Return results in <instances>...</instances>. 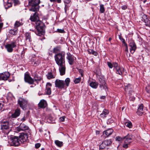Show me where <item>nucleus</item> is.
Masks as SVG:
<instances>
[{"label": "nucleus", "mask_w": 150, "mask_h": 150, "mask_svg": "<svg viewBox=\"0 0 150 150\" xmlns=\"http://www.w3.org/2000/svg\"><path fill=\"white\" fill-rule=\"evenodd\" d=\"M65 55L64 52H61L54 56L55 60L57 64L59 66V70L61 75L64 74L65 72Z\"/></svg>", "instance_id": "nucleus-1"}, {"label": "nucleus", "mask_w": 150, "mask_h": 150, "mask_svg": "<svg viewBox=\"0 0 150 150\" xmlns=\"http://www.w3.org/2000/svg\"><path fill=\"white\" fill-rule=\"evenodd\" d=\"M35 12L33 16H31L30 19L32 21H36V28L37 31L35 33L38 36H40L44 34V24L41 21L38 20V17L36 14V12Z\"/></svg>", "instance_id": "nucleus-2"}, {"label": "nucleus", "mask_w": 150, "mask_h": 150, "mask_svg": "<svg viewBox=\"0 0 150 150\" xmlns=\"http://www.w3.org/2000/svg\"><path fill=\"white\" fill-rule=\"evenodd\" d=\"M40 2V0H29L28 4L30 6H31L29 10L33 12H37L39 10V4Z\"/></svg>", "instance_id": "nucleus-3"}, {"label": "nucleus", "mask_w": 150, "mask_h": 150, "mask_svg": "<svg viewBox=\"0 0 150 150\" xmlns=\"http://www.w3.org/2000/svg\"><path fill=\"white\" fill-rule=\"evenodd\" d=\"M8 143L10 146H18L20 144L18 137L12 135L9 136Z\"/></svg>", "instance_id": "nucleus-4"}, {"label": "nucleus", "mask_w": 150, "mask_h": 150, "mask_svg": "<svg viewBox=\"0 0 150 150\" xmlns=\"http://www.w3.org/2000/svg\"><path fill=\"white\" fill-rule=\"evenodd\" d=\"M1 129L2 130V133L8 134L11 131L9 126V123L7 121H4L1 124Z\"/></svg>", "instance_id": "nucleus-5"}, {"label": "nucleus", "mask_w": 150, "mask_h": 150, "mask_svg": "<svg viewBox=\"0 0 150 150\" xmlns=\"http://www.w3.org/2000/svg\"><path fill=\"white\" fill-rule=\"evenodd\" d=\"M132 136L129 134L123 138V141L124 142V144L123 145V148L126 149L128 147L129 145L132 142Z\"/></svg>", "instance_id": "nucleus-6"}, {"label": "nucleus", "mask_w": 150, "mask_h": 150, "mask_svg": "<svg viewBox=\"0 0 150 150\" xmlns=\"http://www.w3.org/2000/svg\"><path fill=\"white\" fill-rule=\"evenodd\" d=\"M28 103V101L26 99L19 97L18 100V104L23 110L25 109Z\"/></svg>", "instance_id": "nucleus-7"}, {"label": "nucleus", "mask_w": 150, "mask_h": 150, "mask_svg": "<svg viewBox=\"0 0 150 150\" xmlns=\"http://www.w3.org/2000/svg\"><path fill=\"white\" fill-rule=\"evenodd\" d=\"M99 81L100 83V87L101 90L105 89L106 91L108 90L107 84L106 83L104 79L100 77L99 79Z\"/></svg>", "instance_id": "nucleus-8"}, {"label": "nucleus", "mask_w": 150, "mask_h": 150, "mask_svg": "<svg viewBox=\"0 0 150 150\" xmlns=\"http://www.w3.org/2000/svg\"><path fill=\"white\" fill-rule=\"evenodd\" d=\"M16 42H11L10 44H8L5 46V47L9 52H11L13 51V48L16 47Z\"/></svg>", "instance_id": "nucleus-9"}, {"label": "nucleus", "mask_w": 150, "mask_h": 150, "mask_svg": "<svg viewBox=\"0 0 150 150\" xmlns=\"http://www.w3.org/2000/svg\"><path fill=\"white\" fill-rule=\"evenodd\" d=\"M55 84L56 87L62 89L64 88L65 84L63 80L57 79L55 81Z\"/></svg>", "instance_id": "nucleus-10"}, {"label": "nucleus", "mask_w": 150, "mask_h": 150, "mask_svg": "<svg viewBox=\"0 0 150 150\" xmlns=\"http://www.w3.org/2000/svg\"><path fill=\"white\" fill-rule=\"evenodd\" d=\"M19 141L23 143L27 142L28 139V136L26 133H22L18 137Z\"/></svg>", "instance_id": "nucleus-11"}, {"label": "nucleus", "mask_w": 150, "mask_h": 150, "mask_svg": "<svg viewBox=\"0 0 150 150\" xmlns=\"http://www.w3.org/2000/svg\"><path fill=\"white\" fill-rule=\"evenodd\" d=\"M24 80L26 82L30 84H33L34 82V80L33 79L30 77L28 73L27 72L25 74Z\"/></svg>", "instance_id": "nucleus-12"}, {"label": "nucleus", "mask_w": 150, "mask_h": 150, "mask_svg": "<svg viewBox=\"0 0 150 150\" xmlns=\"http://www.w3.org/2000/svg\"><path fill=\"white\" fill-rule=\"evenodd\" d=\"M4 4L5 5L9 7L12 6V3L13 2L15 5L18 4L19 3L18 0H3Z\"/></svg>", "instance_id": "nucleus-13"}, {"label": "nucleus", "mask_w": 150, "mask_h": 150, "mask_svg": "<svg viewBox=\"0 0 150 150\" xmlns=\"http://www.w3.org/2000/svg\"><path fill=\"white\" fill-rule=\"evenodd\" d=\"M67 59L68 60L69 64L70 65H72L74 61V57L69 52L67 53Z\"/></svg>", "instance_id": "nucleus-14"}, {"label": "nucleus", "mask_w": 150, "mask_h": 150, "mask_svg": "<svg viewBox=\"0 0 150 150\" xmlns=\"http://www.w3.org/2000/svg\"><path fill=\"white\" fill-rule=\"evenodd\" d=\"M28 127L24 124L21 123L20 125L16 127V130L18 132L21 131H25L28 129Z\"/></svg>", "instance_id": "nucleus-15"}, {"label": "nucleus", "mask_w": 150, "mask_h": 150, "mask_svg": "<svg viewBox=\"0 0 150 150\" xmlns=\"http://www.w3.org/2000/svg\"><path fill=\"white\" fill-rule=\"evenodd\" d=\"M10 74L8 72H5L0 74V80H6L10 76Z\"/></svg>", "instance_id": "nucleus-16"}, {"label": "nucleus", "mask_w": 150, "mask_h": 150, "mask_svg": "<svg viewBox=\"0 0 150 150\" xmlns=\"http://www.w3.org/2000/svg\"><path fill=\"white\" fill-rule=\"evenodd\" d=\"M129 46L130 47V52L132 53H134L136 49V46L135 43L133 41L129 43Z\"/></svg>", "instance_id": "nucleus-17"}, {"label": "nucleus", "mask_w": 150, "mask_h": 150, "mask_svg": "<svg viewBox=\"0 0 150 150\" xmlns=\"http://www.w3.org/2000/svg\"><path fill=\"white\" fill-rule=\"evenodd\" d=\"M144 106L142 104L139 105L138 107L137 113L139 115H142L144 112Z\"/></svg>", "instance_id": "nucleus-18"}, {"label": "nucleus", "mask_w": 150, "mask_h": 150, "mask_svg": "<svg viewBox=\"0 0 150 150\" xmlns=\"http://www.w3.org/2000/svg\"><path fill=\"white\" fill-rule=\"evenodd\" d=\"M46 76L48 79H50L55 78L56 74L53 73V71L52 70H51L50 71L48 72Z\"/></svg>", "instance_id": "nucleus-19"}, {"label": "nucleus", "mask_w": 150, "mask_h": 150, "mask_svg": "<svg viewBox=\"0 0 150 150\" xmlns=\"http://www.w3.org/2000/svg\"><path fill=\"white\" fill-rule=\"evenodd\" d=\"M46 101L44 99L41 100L38 104V106L41 108H44L47 106Z\"/></svg>", "instance_id": "nucleus-20"}, {"label": "nucleus", "mask_w": 150, "mask_h": 150, "mask_svg": "<svg viewBox=\"0 0 150 150\" xmlns=\"http://www.w3.org/2000/svg\"><path fill=\"white\" fill-rule=\"evenodd\" d=\"M113 132V130L112 129H108L103 132V134L104 136L108 137Z\"/></svg>", "instance_id": "nucleus-21"}, {"label": "nucleus", "mask_w": 150, "mask_h": 150, "mask_svg": "<svg viewBox=\"0 0 150 150\" xmlns=\"http://www.w3.org/2000/svg\"><path fill=\"white\" fill-rule=\"evenodd\" d=\"M109 113V111L107 109H105L103 110L102 112L100 115V116L102 118H104L106 117L107 115Z\"/></svg>", "instance_id": "nucleus-22"}, {"label": "nucleus", "mask_w": 150, "mask_h": 150, "mask_svg": "<svg viewBox=\"0 0 150 150\" xmlns=\"http://www.w3.org/2000/svg\"><path fill=\"white\" fill-rule=\"evenodd\" d=\"M20 114V109H17L16 110L14 113L11 116L13 118H16Z\"/></svg>", "instance_id": "nucleus-23"}, {"label": "nucleus", "mask_w": 150, "mask_h": 150, "mask_svg": "<svg viewBox=\"0 0 150 150\" xmlns=\"http://www.w3.org/2000/svg\"><path fill=\"white\" fill-rule=\"evenodd\" d=\"M89 85L92 88L96 89L98 86V83L96 81H92L90 83Z\"/></svg>", "instance_id": "nucleus-24"}, {"label": "nucleus", "mask_w": 150, "mask_h": 150, "mask_svg": "<svg viewBox=\"0 0 150 150\" xmlns=\"http://www.w3.org/2000/svg\"><path fill=\"white\" fill-rule=\"evenodd\" d=\"M116 73L119 75H122V73L124 71L125 69L123 68L119 67L118 69H116Z\"/></svg>", "instance_id": "nucleus-25"}, {"label": "nucleus", "mask_w": 150, "mask_h": 150, "mask_svg": "<svg viewBox=\"0 0 150 150\" xmlns=\"http://www.w3.org/2000/svg\"><path fill=\"white\" fill-rule=\"evenodd\" d=\"M8 134L2 133L1 134V137L3 140L5 141H8L9 137L8 135Z\"/></svg>", "instance_id": "nucleus-26"}, {"label": "nucleus", "mask_w": 150, "mask_h": 150, "mask_svg": "<svg viewBox=\"0 0 150 150\" xmlns=\"http://www.w3.org/2000/svg\"><path fill=\"white\" fill-rule=\"evenodd\" d=\"M23 24V23L22 22H20L19 21H16L14 24V27L15 28H17L19 26L22 25Z\"/></svg>", "instance_id": "nucleus-27"}, {"label": "nucleus", "mask_w": 150, "mask_h": 150, "mask_svg": "<svg viewBox=\"0 0 150 150\" xmlns=\"http://www.w3.org/2000/svg\"><path fill=\"white\" fill-rule=\"evenodd\" d=\"M25 37L26 40H28L29 42H30L31 41V38L30 34L28 33H25Z\"/></svg>", "instance_id": "nucleus-28"}, {"label": "nucleus", "mask_w": 150, "mask_h": 150, "mask_svg": "<svg viewBox=\"0 0 150 150\" xmlns=\"http://www.w3.org/2000/svg\"><path fill=\"white\" fill-rule=\"evenodd\" d=\"M55 143L56 145L59 147H61L63 145V142L58 140H56L55 141Z\"/></svg>", "instance_id": "nucleus-29"}, {"label": "nucleus", "mask_w": 150, "mask_h": 150, "mask_svg": "<svg viewBox=\"0 0 150 150\" xmlns=\"http://www.w3.org/2000/svg\"><path fill=\"white\" fill-rule=\"evenodd\" d=\"M125 125L129 128H131L132 127V124L131 121H128L125 123Z\"/></svg>", "instance_id": "nucleus-30"}, {"label": "nucleus", "mask_w": 150, "mask_h": 150, "mask_svg": "<svg viewBox=\"0 0 150 150\" xmlns=\"http://www.w3.org/2000/svg\"><path fill=\"white\" fill-rule=\"evenodd\" d=\"M100 11L101 13H103L105 11V9L104 7V5L101 4L100 5Z\"/></svg>", "instance_id": "nucleus-31"}, {"label": "nucleus", "mask_w": 150, "mask_h": 150, "mask_svg": "<svg viewBox=\"0 0 150 150\" xmlns=\"http://www.w3.org/2000/svg\"><path fill=\"white\" fill-rule=\"evenodd\" d=\"M17 29L16 28L15 29L10 30L9 33L13 35H15L17 34Z\"/></svg>", "instance_id": "nucleus-32"}, {"label": "nucleus", "mask_w": 150, "mask_h": 150, "mask_svg": "<svg viewBox=\"0 0 150 150\" xmlns=\"http://www.w3.org/2000/svg\"><path fill=\"white\" fill-rule=\"evenodd\" d=\"M107 146H110L112 143L111 140L110 139L105 140L103 142Z\"/></svg>", "instance_id": "nucleus-33"}, {"label": "nucleus", "mask_w": 150, "mask_h": 150, "mask_svg": "<svg viewBox=\"0 0 150 150\" xmlns=\"http://www.w3.org/2000/svg\"><path fill=\"white\" fill-rule=\"evenodd\" d=\"M132 86L130 84H128L126 86H125V90L126 91H130L131 89Z\"/></svg>", "instance_id": "nucleus-34"}, {"label": "nucleus", "mask_w": 150, "mask_h": 150, "mask_svg": "<svg viewBox=\"0 0 150 150\" xmlns=\"http://www.w3.org/2000/svg\"><path fill=\"white\" fill-rule=\"evenodd\" d=\"M34 81H40L41 78L40 77H39L37 74H35L33 79Z\"/></svg>", "instance_id": "nucleus-35"}, {"label": "nucleus", "mask_w": 150, "mask_h": 150, "mask_svg": "<svg viewBox=\"0 0 150 150\" xmlns=\"http://www.w3.org/2000/svg\"><path fill=\"white\" fill-rule=\"evenodd\" d=\"M107 146L105 145V144L103 142L100 145L99 148L100 149H103L106 148Z\"/></svg>", "instance_id": "nucleus-36"}, {"label": "nucleus", "mask_w": 150, "mask_h": 150, "mask_svg": "<svg viewBox=\"0 0 150 150\" xmlns=\"http://www.w3.org/2000/svg\"><path fill=\"white\" fill-rule=\"evenodd\" d=\"M51 88L49 87H46V93L47 95H50L51 94Z\"/></svg>", "instance_id": "nucleus-37"}, {"label": "nucleus", "mask_w": 150, "mask_h": 150, "mask_svg": "<svg viewBox=\"0 0 150 150\" xmlns=\"http://www.w3.org/2000/svg\"><path fill=\"white\" fill-rule=\"evenodd\" d=\"M88 52L89 54H92L95 56L97 55V52L94 51L92 50H89L88 51Z\"/></svg>", "instance_id": "nucleus-38"}, {"label": "nucleus", "mask_w": 150, "mask_h": 150, "mask_svg": "<svg viewBox=\"0 0 150 150\" xmlns=\"http://www.w3.org/2000/svg\"><path fill=\"white\" fill-rule=\"evenodd\" d=\"M65 82L67 86H68L70 82V79L69 78H67L65 80Z\"/></svg>", "instance_id": "nucleus-39"}, {"label": "nucleus", "mask_w": 150, "mask_h": 150, "mask_svg": "<svg viewBox=\"0 0 150 150\" xmlns=\"http://www.w3.org/2000/svg\"><path fill=\"white\" fill-rule=\"evenodd\" d=\"M81 80V78L80 77H79L78 78H76L74 80V83L76 84L78 83H79L80 81Z\"/></svg>", "instance_id": "nucleus-40"}, {"label": "nucleus", "mask_w": 150, "mask_h": 150, "mask_svg": "<svg viewBox=\"0 0 150 150\" xmlns=\"http://www.w3.org/2000/svg\"><path fill=\"white\" fill-rule=\"evenodd\" d=\"M115 140L117 141H118V142H121L122 141H123V138H122L119 136H117L116 137Z\"/></svg>", "instance_id": "nucleus-41"}, {"label": "nucleus", "mask_w": 150, "mask_h": 150, "mask_svg": "<svg viewBox=\"0 0 150 150\" xmlns=\"http://www.w3.org/2000/svg\"><path fill=\"white\" fill-rule=\"evenodd\" d=\"M54 118L52 117V116H50L48 118V120L49 122H52L54 120Z\"/></svg>", "instance_id": "nucleus-42"}, {"label": "nucleus", "mask_w": 150, "mask_h": 150, "mask_svg": "<svg viewBox=\"0 0 150 150\" xmlns=\"http://www.w3.org/2000/svg\"><path fill=\"white\" fill-rule=\"evenodd\" d=\"M113 67L114 68L116 69H118V68L120 67L118 66V64L116 62L113 63Z\"/></svg>", "instance_id": "nucleus-43"}, {"label": "nucleus", "mask_w": 150, "mask_h": 150, "mask_svg": "<svg viewBox=\"0 0 150 150\" xmlns=\"http://www.w3.org/2000/svg\"><path fill=\"white\" fill-rule=\"evenodd\" d=\"M107 65L110 68L112 69L113 67V63L112 64L110 62H107Z\"/></svg>", "instance_id": "nucleus-44"}, {"label": "nucleus", "mask_w": 150, "mask_h": 150, "mask_svg": "<svg viewBox=\"0 0 150 150\" xmlns=\"http://www.w3.org/2000/svg\"><path fill=\"white\" fill-rule=\"evenodd\" d=\"M59 51V48L58 47L54 48L53 49V52L54 53H57Z\"/></svg>", "instance_id": "nucleus-45"}, {"label": "nucleus", "mask_w": 150, "mask_h": 150, "mask_svg": "<svg viewBox=\"0 0 150 150\" xmlns=\"http://www.w3.org/2000/svg\"><path fill=\"white\" fill-rule=\"evenodd\" d=\"M123 42L124 43V45L125 46V51L127 53L128 50L127 44L124 41H123Z\"/></svg>", "instance_id": "nucleus-46"}, {"label": "nucleus", "mask_w": 150, "mask_h": 150, "mask_svg": "<svg viewBox=\"0 0 150 150\" xmlns=\"http://www.w3.org/2000/svg\"><path fill=\"white\" fill-rule=\"evenodd\" d=\"M114 122V121L113 120L111 119H109L107 121V123L108 124H110L112 123H113Z\"/></svg>", "instance_id": "nucleus-47"}, {"label": "nucleus", "mask_w": 150, "mask_h": 150, "mask_svg": "<svg viewBox=\"0 0 150 150\" xmlns=\"http://www.w3.org/2000/svg\"><path fill=\"white\" fill-rule=\"evenodd\" d=\"M146 92L148 93H150V86H148L146 87Z\"/></svg>", "instance_id": "nucleus-48"}, {"label": "nucleus", "mask_w": 150, "mask_h": 150, "mask_svg": "<svg viewBox=\"0 0 150 150\" xmlns=\"http://www.w3.org/2000/svg\"><path fill=\"white\" fill-rule=\"evenodd\" d=\"M51 2H57L58 3H60L61 2V0H50Z\"/></svg>", "instance_id": "nucleus-49"}, {"label": "nucleus", "mask_w": 150, "mask_h": 150, "mask_svg": "<svg viewBox=\"0 0 150 150\" xmlns=\"http://www.w3.org/2000/svg\"><path fill=\"white\" fill-rule=\"evenodd\" d=\"M79 72L80 74L81 77H83V71L81 69H79Z\"/></svg>", "instance_id": "nucleus-50"}, {"label": "nucleus", "mask_w": 150, "mask_h": 150, "mask_svg": "<svg viewBox=\"0 0 150 150\" xmlns=\"http://www.w3.org/2000/svg\"><path fill=\"white\" fill-rule=\"evenodd\" d=\"M41 146V144L40 143H37L36 144H35V147L36 148H39V147H40Z\"/></svg>", "instance_id": "nucleus-51"}, {"label": "nucleus", "mask_w": 150, "mask_h": 150, "mask_svg": "<svg viewBox=\"0 0 150 150\" xmlns=\"http://www.w3.org/2000/svg\"><path fill=\"white\" fill-rule=\"evenodd\" d=\"M65 117L64 116H63L59 118V121L61 122H63L64 121Z\"/></svg>", "instance_id": "nucleus-52"}, {"label": "nucleus", "mask_w": 150, "mask_h": 150, "mask_svg": "<svg viewBox=\"0 0 150 150\" xmlns=\"http://www.w3.org/2000/svg\"><path fill=\"white\" fill-rule=\"evenodd\" d=\"M57 31L58 32L60 33H64V30L61 29H57Z\"/></svg>", "instance_id": "nucleus-53"}, {"label": "nucleus", "mask_w": 150, "mask_h": 150, "mask_svg": "<svg viewBox=\"0 0 150 150\" xmlns=\"http://www.w3.org/2000/svg\"><path fill=\"white\" fill-rule=\"evenodd\" d=\"M40 63V61L39 60H37L36 61H35L34 62V63L33 64L38 65Z\"/></svg>", "instance_id": "nucleus-54"}, {"label": "nucleus", "mask_w": 150, "mask_h": 150, "mask_svg": "<svg viewBox=\"0 0 150 150\" xmlns=\"http://www.w3.org/2000/svg\"><path fill=\"white\" fill-rule=\"evenodd\" d=\"M65 4H68L70 2V0H63Z\"/></svg>", "instance_id": "nucleus-55"}, {"label": "nucleus", "mask_w": 150, "mask_h": 150, "mask_svg": "<svg viewBox=\"0 0 150 150\" xmlns=\"http://www.w3.org/2000/svg\"><path fill=\"white\" fill-rule=\"evenodd\" d=\"M52 85L49 82L47 83L46 84V87H48V86H51Z\"/></svg>", "instance_id": "nucleus-56"}, {"label": "nucleus", "mask_w": 150, "mask_h": 150, "mask_svg": "<svg viewBox=\"0 0 150 150\" xmlns=\"http://www.w3.org/2000/svg\"><path fill=\"white\" fill-rule=\"evenodd\" d=\"M127 8V6L126 5H124L122 6V8L123 10H125Z\"/></svg>", "instance_id": "nucleus-57"}, {"label": "nucleus", "mask_w": 150, "mask_h": 150, "mask_svg": "<svg viewBox=\"0 0 150 150\" xmlns=\"http://www.w3.org/2000/svg\"><path fill=\"white\" fill-rule=\"evenodd\" d=\"M3 106V104L2 103H0V110H1Z\"/></svg>", "instance_id": "nucleus-58"}, {"label": "nucleus", "mask_w": 150, "mask_h": 150, "mask_svg": "<svg viewBox=\"0 0 150 150\" xmlns=\"http://www.w3.org/2000/svg\"><path fill=\"white\" fill-rule=\"evenodd\" d=\"M142 18L144 20H145V19H146V15H143Z\"/></svg>", "instance_id": "nucleus-59"}, {"label": "nucleus", "mask_w": 150, "mask_h": 150, "mask_svg": "<svg viewBox=\"0 0 150 150\" xmlns=\"http://www.w3.org/2000/svg\"><path fill=\"white\" fill-rule=\"evenodd\" d=\"M25 120V116H24L23 118L21 119V121L23 122Z\"/></svg>", "instance_id": "nucleus-60"}, {"label": "nucleus", "mask_w": 150, "mask_h": 150, "mask_svg": "<svg viewBox=\"0 0 150 150\" xmlns=\"http://www.w3.org/2000/svg\"><path fill=\"white\" fill-rule=\"evenodd\" d=\"M129 98L130 100H133L135 99L134 97H132V98H131V97H130Z\"/></svg>", "instance_id": "nucleus-61"}, {"label": "nucleus", "mask_w": 150, "mask_h": 150, "mask_svg": "<svg viewBox=\"0 0 150 150\" xmlns=\"http://www.w3.org/2000/svg\"><path fill=\"white\" fill-rule=\"evenodd\" d=\"M105 97L104 96H102L100 98L101 99H104L105 98Z\"/></svg>", "instance_id": "nucleus-62"}, {"label": "nucleus", "mask_w": 150, "mask_h": 150, "mask_svg": "<svg viewBox=\"0 0 150 150\" xmlns=\"http://www.w3.org/2000/svg\"><path fill=\"white\" fill-rule=\"evenodd\" d=\"M56 72V69L55 68H54V71H53V73H54V74H55Z\"/></svg>", "instance_id": "nucleus-63"}, {"label": "nucleus", "mask_w": 150, "mask_h": 150, "mask_svg": "<svg viewBox=\"0 0 150 150\" xmlns=\"http://www.w3.org/2000/svg\"><path fill=\"white\" fill-rule=\"evenodd\" d=\"M96 133L97 134H99V132L98 131H96Z\"/></svg>", "instance_id": "nucleus-64"}]
</instances>
